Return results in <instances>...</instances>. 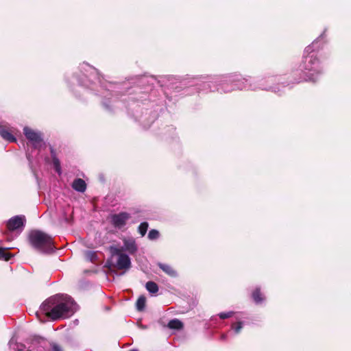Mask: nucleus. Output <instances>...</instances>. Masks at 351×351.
I'll return each mask as SVG.
<instances>
[{"instance_id":"1","label":"nucleus","mask_w":351,"mask_h":351,"mask_svg":"<svg viewBox=\"0 0 351 351\" xmlns=\"http://www.w3.org/2000/svg\"><path fill=\"white\" fill-rule=\"evenodd\" d=\"M277 75H267L255 78L242 77L240 74L233 73L223 76L210 78L202 81L211 91L217 90L220 93H230L236 90H271L274 93L280 92V89L274 86L278 82Z\"/></svg>"},{"instance_id":"2","label":"nucleus","mask_w":351,"mask_h":351,"mask_svg":"<svg viewBox=\"0 0 351 351\" xmlns=\"http://www.w3.org/2000/svg\"><path fill=\"white\" fill-rule=\"evenodd\" d=\"M77 304L66 294H56L46 300L40 310L52 320L68 318L77 310Z\"/></svg>"},{"instance_id":"3","label":"nucleus","mask_w":351,"mask_h":351,"mask_svg":"<svg viewBox=\"0 0 351 351\" xmlns=\"http://www.w3.org/2000/svg\"><path fill=\"white\" fill-rule=\"evenodd\" d=\"M323 35L324 34L304 49L303 60L300 65V70L303 73L304 80L315 82L322 73L323 69L315 51L322 47V44L320 41Z\"/></svg>"},{"instance_id":"4","label":"nucleus","mask_w":351,"mask_h":351,"mask_svg":"<svg viewBox=\"0 0 351 351\" xmlns=\"http://www.w3.org/2000/svg\"><path fill=\"white\" fill-rule=\"evenodd\" d=\"M31 245L41 253H51L54 251L52 238L49 234L38 230H32L29 234Z\"/></svg>"},{"instance_id":"5","label":"nucleus","mask_w":351,"mask_h":351,"mask_svg":"<svg viewBox=\"0 0 351 351\" xmlns=\"http://www.w3.org/2000/svg\"><path fill=\"white\" fill-rule=\"evenodd\" d=\"M23 134L34 148H38L41 145L43 134L40 132L25 126L23 128Z\"/></svg>"},{"instance_id":"6","label":"nucleus","mask_w":351,"mask_h":351,"mask_svg":"<svg viewBox=\"0 0 351 351\" xmlns=\"http://www.w3.org/2000/svg\"><path fill=\"white\" fill-rule=\"evenodd\" d=\"M26 219L24 215H16L7 221V228L9 231H16L21 233L25 227Z\"/></svg>"},{"instance_id":"7","label":"nucleus","mask_w":351,"mask_h":351,"mask_svg":"<svg viewBox=\"0 0 351 351\" xmlns=\"http://www.w3.org/2000/svg\"><path fill=\"white\" fill-rule=\"evenodd\" d=\"M131 216L127 212H121L117 214H112L110 216L111 224L116 228L121 229L127 223Z\"/></svg>"},{"instance_id":"8","label":"nucleus","mask_w":351,"mask_h":351,"mask_svg":"<svg viewBox=\"0 0 351 351\" xmlns=\"http://www.w3.org/2000/svg\"><path fill=\"white\" fill-rule=\"evenodd\" d=\"M112 254L118 256L115 267L119 269H128L131 267V261L128 255L121 252V249L114 248Z\"/></svg>"},{"instance_id":"9","label":"nucleus","mask_w":351,"mask_h":351,"mask_svg":"<svg viewBox=\"0 0 351 351\" xmlns=\"http://www.w3.org/2000/svg\"><path fill=\"white\" fill-rule=\"evenodd\" d=\"M121 250L126 251L130 254H135L138 250V247L135 240L132 238L124 239L123 245Z\"/></svg>"},{"instance_id":"10","label":"nucleus","mask_w":351,"mask_h":351,"mask_svg":"<svg viewBox=\"0 0 351 351\" xmlns=\"http://www.w3.org/2000/svg\"><path fill=\"white\" fill-rule=\"evenodd\" d=\"M12 131L6 125H0V136L5 141L12 143L16 142V138L12 134Z\"/></svg>"},{"instance_id":"11","label":"nucleus","mask_w":351,"mask_h":351,"mask_svg":"<svg viewBox=\"0 0 351 351\" xmlns=\"http://www.w3.org/2000/svg\"><path fill=\"white\" fill-rule=\"evenodd\" d=\"M72 188L77 192L83 193L86 189V184L84 180L76 178L72 183Z\"/></svg>"},{"instance_id":"12","label":"nucleus","mask_w":351,"mask_h":351,"mask_svg":"<svg viewBox=\"0 0 351 351\" xmlns=\"http://www.w3.org/2000/svg\"><path fill=\"white\" fill-rule=\"evenodd\" d=\"M158 266L165 273L169 275L171 277L175 278L178 276L177 271L169 265L165 263H159Z\"/></svg>"},{"instance_id":"13","label":"nucleus","mask_w":351,"mask_h":351,"mask_svg":"<svg viewBox=\"0 0 351 351\" xmlns=\"http://www.w3.org/2000/svg\"><path fill=\"white\" fill-rule=\"evenodd\" d=\"M167 327L172 330H181L183 328V323L178 319H173L167 324Z\"/></svg>"},{"instance_id":"14","label":"nucleus","mask_w":351,"mask_h":351,"mask_svg":"<svg viewBox=\"0 0 351 351\" xmlns=\"http://www.w3.org/2000/svg\"><path fill=\"white\" fill-rule=\"evenodd\" d=\"M51 154L53 158V165L56 171L60 175L61 174V167L60 162L58 158L56 156L55 152L53 148H51Z\"/></svg>"},{"instance_id":"15","label":"nucleus","mask_w":351,"mask_h":351,"mask_svg":"<svg viewBox=\"0 0 351 351\" xmlns=\"http://www.w3.org/2000/svg\"><path fill=\"white\" fill-rule=\"evenodd\" d=\"M252 298L256 304H261L264 301V297L261 295L259 288H256L252 293Z\"/></svg>"},{"instance_id":"16","label":"nucleus","mask_w":351,"mask_h":351,"mask_svg":"<svg viewBox=\"0 0 351 351\" xmlns=\"http://www.w3.org/2000/svg\"><path fill=\"white\" fill-rule=\"evenodd\" d=\"M146 289L150 293H156L158 291V285L153 282V281H149L145 285Z\"/></svg>"},{"instance_id":"17","label":"nucleus","mask_w":351,"mask_h":351,"mask_svg":"<svg viewBox=\"0 0 351 351\" xmlns=\"http://www.w3.org/2000/svg\"><path fill=\"white\" fill-rule=\"evenodd\" d=\"M146 298L143 295L140 296L136 303V309L138 311H142L145 307Z\"/></svg>"},{"instance_id":"18","label":"nucleus","mask_w":351,"mask_h":351,"mask_svg":"<svg viewBox=\"0 0 351 351\" xmlns=\"http://www.w3.org/2000/svg\"><path fill=\"white\" fill-rule=\"evenodd\" d=\"M7 250L6 248L0 247V260L9 261L13 256Z\"/></svg>"},{"instance_id":"19","label":"nucleus","mask_w":351,"mask_h":351,"mask_svg":"<svg viewBox=\"0 0 351 351\" xmlns=\"http://www.w3.org/2000/svg\"><path fill=\"white\" fill-rule=\"evenodd\" d=\"M81 68L84 69L86 72L89 73L90 75H95L97 74V71L95 68L92 67L86 63H83L81 65Z\"/></svg>"},{"instance_id":"20","label":"nucleus","mask_w":351,"mask_h":351,"mask_svg":"<svg viewBox=\"0 0 351 351\" xmlns=\"http://www.w3.org/2000/svg\"><path fill=\"white\" fill-rule=\"evenodd\" d=\"M149 224L147 222H142L138 228V232L142 237L145 236L147 232Z\"/></svg>"},{"instance_id":"21","label":"nucleus","mask_w":351,"mask_h":351,"mask_svg":"<svg viewBox=\"0 0 351 351\" xmlns=\"http://www.w3.org/2000/svg\"><path fill=\"white\" fill-rule=\"evenodd\" d=\"M159 237V232L155 229L151 230L148 233V239L152 241L158 239Z\"/></svg>"},{"instance_id":"22","label":"nucleus","mask_w":351,"mask_h":351,"mask_svg":"<svg viewBox=\"0 0 351 351\" xmlns=\"http://www.w3.org/2000/svg\"><path fill=\"white\" fill-rule=\"evenodd\" d=\"M86 78H87V75L86 74H84L83 79L75 77V80L77 82L79 85L88 87L90 80H86Z\"/></svg>"},{"instance_id":"23","label":"nucleus","mask_w":351,"mask_h":351,"mask_svg":"<svg viewBox=\"0 0 351 351\" xmlns=\"http://www.w3.org/2000/svg\"><path fill=\"white\" fill-rule=\"evenodd\" d=\"M243 326V322H239L237 324H233L232 325V329L234 330V332L236 334H238L240 332L241 330L242 329Z\"/></svg>"},{"instance_id":"24","label":"nucleus","mask_w":351,"mask_h":351,"mask_svg":"<svg viewBox=\"0 0 351 351\" xmlns=\"http://www.w3.org/2000/svg\"><path fill=\"white\" fill-rule=\"evenodd\" d=\"M85 255H86V259H88V261H90L91 262H93L97 258V255H96L95 252H92V251H87L86 252Z\"/></svg>"},{"instance_id":"25","label":"nucleus","mask_w":351,"mask_h":351,"mask_svg":"<svg viewBox=\"0 0 351 351\" xmlns=\"http://www.w3.org/2000/svg\"><path fill=\"white\" fill-rule=\"evenodd\" d=\"M233 314V311H229L227 313H220L218 315L221 319H224L232 317Z\"/></svg>"},{"instance_id":"26","label":"nucleus","mask_w":351,"mask_h":351,"mask_svg":"<svg viewBox=\"0 0 351 351\" xmlns=\"http://www.w3.org/2000/svg\"><path fill=\"white\" fill-rule=\"evenodd\" d=\"M109 95H111V93H107L106 95H104V100L102 101V104H103V106L105 107V108L108 110V111H111V108L110 106L108 104L107 101H106V98L109 96Z\"/></svg>"},{"instance_id":"27","label":"nucleus","mask_w":351,"mask_h":351,"mask_svg":"<svg viewBox=\"0 0 351 351\" xmlns=\"http://www.w3.org/2000/svg\"><path fill=\"white\" fill-rule=\"evenodd\" d=\"M51 348L53 351H62L61 347L56 343L52 344Z\"/></svg>"},{"instance_id":"28","label":"nucleus","mask_w":351,"mask_h":351,"mask_svg":"<svg viewBox=\"0 0 351 351\" xmlns=\"http://www.w3.org/2000/svg\"><path fill=\"white\" fill-rule=\"evenodd\" d=\"M227 339V335L226 334H222L221 335V340L225 341Z\"/></svg>"},{"instance_id":"29","label":"nucleus","mask_w":351,"mask_h":351,"mask_svg":"<svg viewBox=\"0 0 351 351\" xmlns=\"http://www.w3.org/2000/svg\"><path fill=\"white\" fill-rule=\"evenodd\" d=\"M129 351H138V350L137 349H132V350H130Z\"/></svg>"}]
</instances>
